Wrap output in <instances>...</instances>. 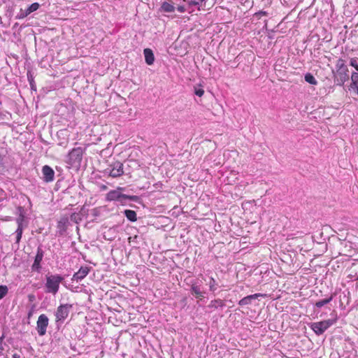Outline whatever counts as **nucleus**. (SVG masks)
<instances>
[{
    "mask_svg": "<svg viewBox=\"0 0 358 358\" xmlns=\"http://www.w3.org/2000/svg\"><path fill=\"white\" fill-rule=\"evenodd\" d=\"M64 280V277L60 275H50L46 276V292L55 294L59 288V284Z\"/></svg>",
    "mask_w": 358,
    "mask_h": 358,
    "instance_id": "1",
    "label": "nucleus"
},
{
    "mask_svg": "<svg viewBox=\"0 0 358 358\" xmlns=\"http://www.w3.org/2000/svg\"><path fill=\"white\" fill-rule=\"evenodd\" d=\"M103 173L105 176L107 175L112 178L120 177L124 174L123 164L119 161L112 162L103 170Z\"/></svg>",
    "mask_w": 358,
    "mask_h": 358,
    "instance_id": "2",
    "label": "nucleus"
},
{
    "mask_svg": "<svg viewBox=\"0 0 358 358\" xmlns=\"http://www.w3.org/2000/svg\"><path fill=\"white\" fill-rule=\"evenodd\" d=\"M83 152L84 150L80 147L73 148L69 152L66 162L71 166H79L83 159Z\"/></svg>",
    "mask_w": 358,
    "mask_h": 358,
    "instance_id": "3",
    "label": "nucleus"
},
{
    "mask_svg": "<svg viewBox=\"0 0 358 358\" xmlns=\"http://www.w3.org/2000/svg\"><path fill=\"white\" fill-rule=\"evenodd\" d=\"M336 319L327 320L317 322H313L310 327L318 336L322 335L328 328L336 323Z\"/></svg>",
    "mask_w": 358,
    "mask_h": 358,
    "instance_id": "4",
    "label": "nucleus"
},
{
    "mask_svg": "<svg viewBox=\"0 0 358 358\" xmlns=\"http://www.w3.org/2000/svg\"><path fill=\"white\" fill-rule=\"evenodd\" d=\"M72 308L73 306L69 303L61 304L59 306L55 313L56 322L63 323L64 321L68 317Z\"/></svg>",
    "mask_w": 358,
    "mask_h": 358,
    "instance_id": "5",
    "label": "nucleus"
},
{
    "mask_svg": "<svg viewBox=\"0 0 358 358\" xmlns=\"http://www.w3.org/2000/svg\"><path fill=\"white\" fill-rule=\"evenodd\" d=\"M190 293L199 301L205 298L206 292L203 289L202 282H192L189 289Z\"/></svg>",
    "mask_w": 358,
    "mask_h": 358,
    "instance_id": "6",
    "label": "nucleus"
},
{
    "mask_svg": "<svg viewBox=\"0 0 358 358\" xmlns=\"http://www.w3.org/2000/svg\"><path fill=\"white\" fill-rule=\"evenodd\" d=\"M49 319L45 314H41L36 322V331L40 336H43L46 334L47 327L48 326Z\"/></svg>",
    "mask_w": 358,
    "mask_h": 358,
    "instance_id": "7",
    "label": "nucleus"
},
{
    "mask_svg": "<svg viewBox=\"0 0 358 358\" xmlns=\"http://www.w3.org/2000/svg\"><path fill=\"white\" fill-rule=\"evenodd\" d=\"M333 73L334 74V83L337 85L343 86L345 84V83L349 79L348 68L344 69L336 70V73H334V71H333Z\"/></svg>",
    "mask_w": 358,
    "mask_h": 358,
    "instance_id": "8",
    "label": "nucleus"
},
{
    "mask_svg": "<svg viewBox=\"0 0 358 358\" xmlns=\"http://www.w3.org/2000/svg\"><path fill=\"white\" fill-rule=\"evenodd\" d=\"M44 256V251L42 249V245H39L37 248V252L34 258V262L31 266V270L38 273L41 272V262L43 260Z\"/></svg>",
    "mask_w": 358,
    "mask_h": 358,
    "instance_id": "9",
    "label": "nucleus"
},
{
    "mask_svg": "<svg viewBox=\"0 0 358 358\" xmlns=\"http://www.w3.org/2000/svg\"><path fill=\"white\" fill-rule=\"evenodd\" d=\"M124 187H118L116 189L109 191L106 196L107 201H118L119 199L122 198V192L124 190Z\"/></svg>",
    "mask_w": 358,
    "mask_h": 358,
    "instance_id": "10",
    "label": "nucleus"
},
{
    "mask_svg": "<svg viewBox=\"0 0 358 358\" xmlns=\"http://www.w3.org/2000/svg\"><path fill=\"white\" fill-rule=\"evenodd\" d=\"M43 173V179L46 182H50L53 181L55 178V171L54 170L49 166L45 165L42 169Z\"/></svg>",
    "mask_w": 358,
    "mask_h": 358,
    "instance_id": "11",
    "label": "nucleus"
},
{
    "mask_svg": "<svg viewBox=\"0 0 358 358\" xmlns=\"http://www.w3.org/2000/svg\"><path fill=\"white\" fill-rule=\"evenodd\" d=\"M90 271V267L87 266H81L78 272L75 273L73 275L72 280L80 281L87 275Z\"/></svg>",
    "mask_w": 358,
    "mask_h": 358,
    "instance_id": "12",
    "label": "nucleus"
},
{
    "mask_svg": "<svg viewBox=\"0 0 358 358\" xmlns=\"http://www.w3.org/2000/svg\"><path fill=\"white\" fill-rule=\"evenodd\" d=\"M175 4L171 0H166L162 3L159 10L164 13H172L176 9Z\"/></svg>",
    "mask_w": 358,
    "mask_h": 358,
    "instance_id": "13",
    "label": "nucleus"
},
{
    "mask_svg": "<svg viewBox=\"0 0 358 358\" xmlns=\"http://www.w3.org/2000/svg\"><path fill=\"white\" fill-rule=\"evenodd\" d=\"M263 296L264 295L262 294H252V295H248V296L243 298L242 299H241L238 302V304L241 306L251 304L252 300L257 299H258V297Z\"/></svg>",
    "mask_w": 358,
    "mask_h": 358,
    "instance_id": "14",
    "label": "nucleus"
},
{
    "mask_svg": "<svg viewBox=\"0 0 358 358\" xmlns=\"http://www.w3.org/2000/svg\"><path fill=\"white\" fill-rule=\"evenodd\" d=\"M143 54L145 56V62L148 65L152 64L155 61V56L152 50L150 48H145L143 50Z\"/></svg>",
    "mask_w": 358,
    "mask_h": 358,
    "instance_id": "15",
    "label": "nucleus"
},
{
    "mask_svg": "<svg viewBox=\"0 0 358 358\" xmlns=\"http://www.w3.org/2000/svg\"><path fill=\"white\" fill-rule=\"evenodd\" d=\"M122 196H123L122 198L119 199V201H117L121 205H125L127 203V201L136 202L139 200V197L136 195H127V194H122Z\"/></svg>",
    "mask_w": 358,
    "mask_h": 358,
    "instance_id": "16",
    "label": "nucleus"
},
{
    "mask_svg": "<svg viewBox=\"0 0 358 358\" xmlns=\"http://www.w3.org/2000/svg\"><path fill=\"white\" fill-rule=\"evenodd\" d=\"M69 224V218L66 217H62L57 223V228L59 229V232L62 234L66 230L67 225Z\"/></svg>",
    "mask_w": 358,
    "mask_h": 358,
    "instance_id": "17",
    "label": "nucleus"
},
{
    "mask_svg": "<svg viewBox=\"0 0 358 358\" xmlns=\"http://www.w3.org/2000/svg\"><path fill=\"white\" fill-rule=\"evenodd\" d=\"M351 81L350 88L355 90L358 95V73L355 71L352 73Z\"/></svg>",
    "mask_w": 358,
    "mask_h": 358,
    "instance_id": "18",
    "label": "nucleus"
},
{
    "mask_svg": "<svg viewBox=\"0 0 358 358\" xmlns=\"http://www.w3.org/2000/svg\"><path fill=\"white\" fill-rule=\"evenodd\" d=\"M225 306L224 301L220 299H217L212 300L208 307L209 308H223Z\"/></svg>",
    "mask_w": 358,
    "mask_h": 358,
    "instance_id": "19",
    "label": "nucleus"
},
{
    "mask_svg": "<svg viewBox=\"0 0 358 358\" xmlns=\"http://www.w3.org/2000/svg\"><path fill=\"white\" fill-rule=\"evenodd\" d=\"M124 215L131 222H135L137 220L136 213L132 210H125Z\"/></svg>",
    "mask_w": 358,
    "mask_h": 358,
    "instance_id": "20",
    "label": "nucleus"
},
{
    "mask_svg": "<svg viewBox=\"0 0 358 358\" xmlns=\"http://www.w3.org/2000/svg\"><path fill=\"white\" fill-rule=\"evenodd\" d=\"M334 294H331V296L328 298H326L324 299H322V300H320V301H317L315 306L317 307V308H322V306L329 303L334 299Z\"/></svg>",
    "mask_w": 358,
    "mask_h": 358,
    "instance_id": "21",
    "label": "nucleus"
},
{
    "mask_svg": "<svg viewBox=\"0 0 358 358\" xmlns=\"http://www.w3.org/2000/svg\"><path fill=\"white\" fill-rule=\"evenodd\" d=\"M208 285L209 286V290L213 293H214L218 287L217 281L213 277H210Z\"/></svg>",
    "mask_w": 358,
    "mask_h": 358,
    "instance_id": "22",
    "label": "nucleus"
},
{
    "mask_svg": "<svg viewBox=\"0 0 358 358\" xmlns=\"http://www.w3.org/2000/svg\"><path fill=\"white\" fill-rule=\"evenodd\" d=\"M304 79L309 84H311L313 85H316L317 84V80L313 76V75L311 74L310 73H307L306 74H305Z\"/></svg>",
    "mask_w": 358,
    "mask_h": 358,
    "instance_id": "23",
    "label": "nucleus"
},
{
    "mask_svg": "<svg viewBox=\"0 0 358 358\" xmlns=\"http://www.w3.org/2000/svg\"><path fill=\"white\" fill-rule=\"evenodd\" d=\"M27 79H28V80L29 82V84H30V86H31V89L36 90L35 82H34V80L33 73L31 71H29L27 72Z\"/></svg>",
    "mask_w": 358,
    "mask_h": 358,
    "instance_id": "24",
    "label": "nucleus"
},
{
    "mask_svg": "<svg viewBox=\"0 0 358 358\" xmlns=\"http://www.w3.org/2000/svg\"><path fill=\"white\" fill-rule=\"evenodd\" d=\"M70 220L72 222L78 224L82 220V216L79 213H73L71 215Z\"/></svg>",
    "mask_w": 358,
    "mask_h": 358,
    "instance_id": "25",
    "label": "nucleus"
},
{
    "mask_svg": "<svg viewBox=\"0 0 358 358\" xmlns=\"http://www.w3.org/2000/svg\"><path fill=\"white\" fill-rule=\"evenodd\" d=\"M348 68L347 66L345 65V60H343V59H338L336 62V70H340V69H346Z\"/></svg>",
    "mask_w": 358,
    "mask_h": 358,
    "instance_id": "26",
    "label": "nucleus"
},
{
    "mask_svg": "<svg viewBox=\"0 0 358 358\" xmlns=\"http://www.w3.org/2000/svg\"><path fill=\"white\" fill-rule=\"evenodd\" d=\"M206 0H187V3L188 4V8H191L192 6H201L202 2Z\"/></svg>",
    "mask_w": 358,
    "mask_h": 358,
    "instance_id": "27",
    "label": "nucleus"
},
{
    "mask_svg": "<svg viewBox=\"0 0 358 358\" xmlns=\"http://www.w3.org/2000/svg\"><path fill=\"white\" fill-rule=\"evenodd\" d=\"M40 7V4L38 3H31L27 8V10H28V13H31L36 10H37Z\"/></svg>",
    "mask_w": 358,
    "mask_h": 358,
    "instance_id": "28",
    "label": "nucleus"
},
{
    "mask_svg": "<svg viewBox=\"0 0 358 358\" xmlns=\"http://www.w3.org/2000/svg\"><path fill=\"white\" fill-rule=\"evenodd\" d=\"M8 289L6 285H0V300L8 294Z\"/></svg>",
    "mask_w": 358,
    "mask_h": 358,
    "instance_id": "29",
    "label": "nucleus"
},
{
    "mask_svg": "<svg viewBox=\"0 0 358 358\" xmlns=\"http://www.w3.org/2000/svg\"><path fill=\"white\" fill-rule=\"evenodd\" d=\"M22 232H23V227H17L16 231H15V234H16V243H19L21 238H22Z\"/></svg>",
    "mask_w": 358,
    "mask_h": 358,
    "instance_id": "30",
    "label": "nucleus"
},
{
    "mask_svg": "<svg viewBox=\"0 0 358 358\" xmlns=\"http://www.w3.org/2000/svg\"><path fill=\"white\" fill-rule=\"evenodd\" d=\"M30 13H28V10L27 9L22 10L20 9V13L16 16L17 19H23L26 17L27 15H29Z\"/></svg>",
    "mask_w": 358,
    "mask_h": 358,
    "instance_id": "31",
    "label": "nucleus"
},
{
    "mask_svg": "<svg viewBox=\"0 0 358 358\" xmlns=\"http://www.w3.org/2000/svg\"><path fill=\"white\" fill-rule=\"evenodd\" d=\"M24 215L21 213L18 218H17L16 222L17 224V227H23V221H24Z\"/></svg>",
    "mask_w": 358,
    "mask_h": 358,
    "instance_id": "32",
    "label": "nucleus"
},
{
    "mask_svg": "<svg viewBox=\"0 0 358 358\" xmlns=\"http://www.w3.org/2000/svg\"><path fill=\"white\" fill-rule=\"evenodd\" d=\"M35 310H36V305L33 304V305H31V306L28 312V314H27L28 319H30L32 317Z\"/></svg>",
    "mask_w": 358,
    "mask_h": 358,
    "instance_id": "33",
    "label": "nucleus"
},
{
    "mask_svg": "<svg viewBox=\"0 0 358 358\" xmlns=\"http://www.w3.org/2000/svg\"><path fill=\"white\" fill-rule=\"evenodd\" d=\"M350 66H353L354 68L357 67L358 58L357 57L351 58L350 61Z\"/></svg>",
    "mask_w": 358,
    "mask_h": 358,
    "instance_id": "34",
    "label": "nucleus"
},
{
    "mask_svg": "<svg viewBox=\"0 0 358 358\" xmlns=\"http://www.w3.org/2000/svg\"><path fill=\"white\" fill-rule=\"evenodd\" d=\"M176 8L180 12V13H185L187 10V8L183 5H178Z\"/></svg>",
    "mask_w": 358,
    "mask_h": 358,
    "instance_id": "35",
    "label": "nucleus"
},
{
    "mask_svg": "<svg viewBox=\"0 0 358 358\" xmlns=\"http://www.w3.org/2000/svg\"><path fill=\"white\" fill-rule=\"evenodd\" d=\"M194 93L196 96H201L204 93V90L203 89H196V88L194 90Z\"/></svg>",
    "mask_w": 358,
    "mask_h": 358,
    "instance_id": "36",
    "label": "nucleus"
},
{
    "mask_svg": "<svg viewBox=\"0 0 358 358\" xmlns=\"http://www.w3.org/2000/svg\"><path fill=\"white\" fill-rule=\"evenodd\" d=\"M3 155L0 153V167L3 166Z\"/></svg>",
    "mask_w": 358,
    "mask_h": 358,
    "instance_id": "37",
    "label": "nucleus"
},
{
    "mask_svg": "<svg viewBox=\"0 0 358 358\" xmlns=\"http://www.w3.org/2000/svg\"><path fill=\"white\" fill-rule=\"evenodd\" d=\"M29 299L30 301H33L35 299V296L32 294L29 295Z\"/></svg>",
    "mask_w": 358,
    "mask_h": 358,
    "instance_id": "38",
    "label": "nucleus"
},
{
    "mask_svg": "<svg viewBox=\"0 0 358 358\" xmlns=\"http://www.w3.org/2000/svg\"><path fill=\"white\" fill-rule=\"evenodd\" d=\"M13 358H20V355L15 353L14 355H13Z\"/></svg>",
    "mask_w": 358,
    "mask_h": 358,
    "instance_id": "39",
    "label": "nucleus"
},
{
    "mask_svg": "<svg viewBox=\"0 0 358 358\" xmlns=\"http://www.w3.org/2000/svg\"><path fill=\"white\" fill-rule=\"evenodd\" d=\"M257 15H266V12H264V11H261L258 13H257Z\"/></svg>",
    "mask_w": 358,
    "mask_h": 358,
    "instance_id": "40",
    "label": "nucleus"
},
{
    "mask_svg": "<svg viewBox=\"0 0 358 358\" xmlns=\"http://www.w3.org/2000/svg\"><path fill=\"white\" fill-rule=\"evenodd\" d=\"M106 188H107V187H106V185H103L102 189H106Z\"/></svg>",
    "mask_w": 358,
    "mask_h": 358,
    "instance_id": "41",
    "label": "nucleus"
},
{
    "mask_svg": "<svg viewBox=\"0 0 358 358\" xmlns=\"http://www.w3.org/2000/svg\"><path fill=\"white\" fill-rule=\"evenodd\" d=\"M2 23V19H1V17L0 16V24Z\"/></svg>",
    "mask_w": 358,
    "mask_h": 358,
    "instance_id": "42",
    "label": "nucleus"
},
{
    "mask_svg": "<svg viewBox=\"0 0 358 358\" xmlns=\"http://www.w3.org/2000/svg\"><path fill=\"white\" fill-rule=\"evenodd\" d=\"M355 69L357 71V73H358V65H357V67H356V68H355Z\"/></svg>",
    "mask_w": 358,
    "mask_h": 358,
    "instance_id": "43",
    "label": "nucleus"
}]
</instances>
